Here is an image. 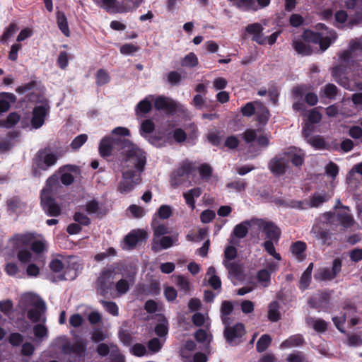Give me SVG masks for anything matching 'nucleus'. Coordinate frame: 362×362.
Listing matches in <instances>:
<instances>
[{"mask_svg": "<svg viewBox=\"0 0 362 362\" xmlns=\"http://www.w3.org/2000/svg\"><path fill=\"white\" fill-rule=\"evenodd\" d=\"M121 146L122 180L117 190L121 194L130 192L141 181V174L146 163V153L130 140H118Z\"/></svg>", "mask_w": 362, "mask_h": 362, "instance_id": "obj_1", "label": "nucleus"}, {"mask_svg": "<svg viewBox=\"0 0 362 362\" xmlns=\"http://www.w3.org/2000/svg\"><path fill=\"white\" fill-rule=\"evenodd\" d=\"M57 176L49 177L46 186L41 192V205L45 214L49 216H57L61 214L60 206L55 202L52 195L56 193L59 187Z\"/></svg>", "mask_w": 362, "mask_h": 362, "instance_id": "obj_2", "label": "nucleus"}, {"mask_svg": "<svg viewBox=\"0 0 362 362\" xmlns=\"http://www.w3.org/2000/svg\"><path fill=\"white\" fill-rule=\"evenodd\" d=\"M317 32L305 31L303 37L320 45L322 52L325 51L337 39V34L333 30L328 29L325 24L318 23L316 25Z\"/></svg>", "mask_w": 362, "mask_h": 362, "instance_id": "obj_3", "label": "nucleus"}, {"mask_svg": "<svg viewBox=\"0 0 362 362\" xmlns=\"http://www.w3.org/2000/svg\"><path fill=\"white\" fill-rule=\"evenodd\" d=\"M21 304L28 309V317L33 322L45 321L42 318L46 310L45 303L37 296L27 293L22 296Z\"/></svg>", "mask_w": 362, "mask_h": 362, "instance_id": "obj_4", "label": "nucleus"}, {"mask_svg": "<svg viewBox=\"0 0 362 362\" xmlns=\"http://www.w3.org/2000/svg\"><path fill=\"white\" fill-rule=\"evenodd\" d=\"M34 238L31 233L14 235L8 243L9 246L12 247L14 251H18L17 257L22 263H28L32 260V253L25 249Z\"/></svg>", "mask_w": 362, "mask_h": 362, "instance_id": "obj_5", "label": "nucleus"}, {"mask_svg": "<svg viewBox=\"0 0 362 362\" xmlns=\"http://www.w3.org/2000/svg\"><path fill=\"white\" fill-rule=\"evenodd\" d=\"M122 269V267L119 264L107 265L103 269L97 280V291L100 295L105 296L110 292L115 276Z\"/></svg>", "mask_w": 362, "mask_h": 362, "instance_id": "obj_6", "label": "nucleus"}, {"mask_svg": "<svg viewBox=\"0 0 362 362\" xmlns=\"http://www.w3.org/2000/svg\"><path fill=\"white\" fill-rule=\"evenodd\" d=\"M237 249L234 246H227L224 250L223 264L228 272L230 278L238 279L242 273V268L236 261Z\"/></svg>", "mask_w": 362, "mask_h": 362, "instance_id": "obj_7", "label": "nucleus"}, {"mask_svg": "<svg viewBox=\"0 0 362 362\" xmlns=\"http://www.w3.org/2000/svg\"><path fill=\"white\" fill-rule=\"evenodd\" d=\"M348 69L344 65H337L332 68V76L334 80L344 88L354 90L356 87L357 89L362 90V82H352L349 79L347 74Z\"/></svg>", "mask_w": 362, "mask_h": 362, "instance_id": "obj_8", "label": "nucleus"}, {"mask_svg": "<svg viewBox=\"0 0 362 362\" xmlns=\"http://www.w3.org/2000/svg\"><path fill=\"white\" fill-rule=\"evenodd\" d=\"M254 229L265 233L267 240L277 243L280 238V230L272 222L266 221L261 218H252Z\"/></svg>", "mask_w": 362, "mask_h": 362, "instance_id": "obj_9", "label": "nucleus"}, {"mask_svg": "<svg viewBox=\"0 0 362 362\" xmlns=\"http://www.w3.org/2000/svg\"><path fill=\"white\" fill-rule=\"evenodd\" d=\"M342 260L340 258H336L333 260L332 267H322L319 269L314 275L316 280L318 281H332L341 271Z\"/></svg>", "mask_w": 362, "mask_h": 362, "instance_id": "obj_10", "label": "nucleus"}, {"mask_svg": "<svg viewBox=\"0 0 362 362\" xmlns=\"http://www.w3.org/2000/svg\"><path fill=\"white\" fill-rule=\"evenodd\" d=\"M124 269L127 271L124 274L125 277L119 280L115 284V289L119 296L127 293L135 283L136 269L132 266H127Z\"/></svg>", "mask_w": 362, "mask_h": 362, "instance_id": "obj_11", "label": "nucleus"}, {"mask_svg": "<svg viewBox=\"0 0 362 362\" xmlns=\"http://www.w3.org/2000/svg\"><path fill=\"white\" fill-rule=\"evenodd\" d=\"M224 337L230 344L237 345L240 343V339L245 334V327L241 323H237L233 326L230 324L224 325Z\"/></svg>", "mask_w": 362, "mask_h": 362, "instance_id": "obj_12", "label": "nucleus"}, {"mask_svg": "<svg viewBox=\"0 0 362 362\" xmlns=\"http://www.w3.org/2000/svg\"><path fill=\"white\" fill-rule=\"evenodd\" d=\"M193 170L192 164L189 162H183L180 166L175 170L171 175V185L177 187L182 185L189 177V175Z\"/></svg>", "mask_w": 362, "mask_h": 362, "instance_id": "obj_13", "label": "nucleus"}, {"mask_svg": "<svg viewBox=\"0 0 362 362\" xmlns=\"http://www.w3.org/2000/svg\"><path fill=\"white\" fill-rule=\"evenodd\" d=\"M289 158L284 152L279 153L269 163V168L275 175L284 174L288 167Z\"/></svg>", "mask_w": 362, "mask_h": 362, "instance_id": "obj_14", "label": "nucleus"}, {"mask_svg": "<svg viewBox=\"0 0 362 362\" xmlns=\"http://www.w3.org/2000/svg\"><path fill=\"white\" fill-rule=\"evenodd\" d=\"M49 106L47 103L44 102L37 105L33 110L31 119L32 127L37 129L40 128L45 123V117L49 114Z\"/></svg>", "mask_w": 362, "mask_h": 362, "instance_id": "obj_15", "label": "nucleus"}, {"mask_svg": "<svg viewBox=\"0 0 362 362\" xmlns=\"http://www.w3.org/2000/svg\"><path fill=\"white\" fill-rule=\"evenodd\" d=\"M362 52V37L351 41L348 50L343 51L339 56L341 62L339 65H344L347 69V66L353 62L351 60L352 54Z\"/></svg>", "mask_w": 362, "mask_h": 362, "instance_id": "obj_16", "label": "nucleus"}, {"mask_svg": "<svg viewBox=\"0 0 362 362\" xmlns=\"http://www.w3.org/2000/svg\"><path fill=\"white\" fill-rule=\"evenodd\" d=\"M118 140H127L124 138L113 139L111 136H105L103 138L99 144V152L102 157H107L112 154L113 146H117L118 151L121 156L122 154L121 146L118 143Z\"/></svg>", "mask_w": 362, "mask_h": 362, "instance_id": "obj_17", "label": "nucleus"}, {"mask_svg": "<svg viewBox=\"0 0 362 362\" xmlns=\"http://www.w3.org/2000/svg\"><path fill=\"white\" fill-rule=\"evenodd\" d=\"M178 242V233H174L170 236L165 235L158 238H153L152 250L154 252H158L162 250L168 249Z\"/></svg>", "mask_w": 362, "mask_h": 362, "instance_id": "obj_18", "label": "nucleus"}, {"mask_svg": "<svg viewBox=\"0 0 362 362\" xmlns=\"http://www.w3.org/2000/svg\"><path fill=\"white\" fill-rule=\"evenodd\" d=\"M57 160V156L54 153H49L45 150L40 151L36 159L37 167L42 170H47L54 165Z\"/></svg>", "mask_w": 362, "mask_h": 362, "instance_id": "obj_19", "label": "nucleus"}, {"mask_svg": "<svg viewBox=\"0 0 362 362\" xmlns=\"http://www.w3.org/2000/svg\"><path fill=\"white\" fill-rule=\"evenodd\" d=\"M82 269V266L76 260H71L65 268L64 274L58 276L61 281H71L76 278L78 272Z\"/></svg>", "mask_w": 362, "mask_h": 362, "instance_id": "obj_20", "label": "nucleus"}, {"mask_svg": "<svg viewBox=\"0 0 362 362\" xmlns=\"http://www.w3.org/2000/svg\"><path fill=\"white\" fill-rule=\"evenodd\" d=\"M330 198L326 192H316L310 197L308 202H303V206L306 207L305 209L308 208H317L322 205L325 202H327Z\"/></svg>", "mask_w": 362, "mask_h": 362, "instance_id": "obj_21", "label": "nucleus"}, {"mask_svg": "<svg viewBox=\"0 0 362 362\" xmlns=\"http://www.w3.org/2000/svg\"><path fill=\"white\" fill-rule=\"evenodd\" d=\"M155 108L158 110H167L173 112L176 110L177 105L175 101L165 96H158L154 101Z\"/></svg>", "mask_w": 362, "mask_h": 362, "instance_id": "obj_22", "label": "nucleus"}, {"mask_svg": "<svg viewBox=\"0 0 362 362\" xmlns=\"http://www.w3.org/2000/svg\"><path fill=\"white\" fill-rule=\"evenodd\" d=\"M344 309L346 310V312L341 317H332V321L334 325L339 329V331L342 333L344 332L343 325L346 321V317L354 316V313H356V308L351 305H346Z\"/></svg>", "mask_w": 362, "mask_h": 362, "instance_id": "obj_23", "label": "nucleus"}, {"mask_svg": "<svg viewBox=\"0 0 362 362\" xmlns=\"http://www.w3.org/2000/svg\"><path fill=\"white\" fill-rule=\"evenodd\" d=\"M78 168L75 165H66L60 169L61 182L65 185H70L74 181V174H76Z\"/></svg>", "mask_w": 362, "mask_h": 362, "instance_id": "obj_24", "label": "nucleus"}, {"mask_svg": "<svg viewBox=\"0 0 362 362\" xmlns=\"http://www.w3.org/2000/svg\"><path fill=\"white\" fill-rule=\"evenodd\" d=\"M146 233L142 230L129 233L124 238V249H133L140 240L146 238Z\"/></svg>", "mask_w": 362, "mask_h": 362, "instance_id": "obj_25", "label": "nucleus"}, {"mask_svg": "<svg viewBox=\"0 0 362 362\" xmlns=\"http://www.w3.org/2000/svg\"><path fill=\"white\" fill-rule=\"evenodd\" d=\"M346 211H347L339 212L337 215L329 214V216L331 218L336 219L339 222L344 228H350L354 224L355 221L350 213V209H349V210Z\"/></svg>", "mask_w": 362, "mask_h": 362, "instance_id": "obj_26", "label": "nucleus"}, {"mask_svg": "<svg viewBox=\"0 0 362 362\" xmlns=\"http://www.w3.org/2000/svg\"><path fill=\"white\" fill-rule=\"evenodd\" d=\"M257 107H256L255 116L256 120L260 125H265L270 117V113L267 107L264 105V104L259 101V103H257Z\"/></svg>", "mask_w": 362, "mask_h": 362, "instance_id": "obj_27", "label": "nucleus"}, {"mask_svg": "<svg viewBox=\"0 0 362 362\" xmlns=\"http://www.w3.org/2000/svg\"><path fill=\"white\" fill-rule=\"evenodd\" d=\"M249 227L252 230H255L252 219L236 225L233 229V234L238 238H243L247 235Z\"/></svg>", "mask_w": 362, "mask_h": 362, "instance_id": "obj_28", "label": "nucleus"}, {"mask_svg": "<svg viewBox=\"0 0 362 362\" xmlns=\"http://www.w3.org/2000/svg\"><path fill=\"white\" fill-rule=\"evenodd\" d=\"M311 233L315 238L322 241V245H330L332 244V235L329 230L320 228H313Z\"/></svg>", "mask_w": 362, "mask_h": 362, "instance_id": "obj_29", "label": "nucleus"}, {"mask_svg": "<svg viewBox=\"0 0 362 362\" xmlns=\"http://www.w3.org/2000/svg\"><path fill=\"white\" fill-rule=\"evenodd\" d=\"M233 310V305L231 302L224 300L222 302L221 308V317L223 325L231 324L232 319L230 315Z\"/></svg>", "mask_w": 362, "mask_h": 362, "instance_id": "obj_30", "label": "nucleus"}, {"mask_svg": "<svg viewBox=\"0 0 362 362\" xmlns=\"http://www.w3.org/2000/svg\"><path fill=\"white\" fill-rule=\"evenodd\" d=\"M202 194V189L199 187H194L183 193V197L185 199L187 205H188L192 210L195 208V199L200 197Z\"/></svg>", "mask_w": 362, "mask_h": 362, "instance_id": "obj_31", "label": "nucleus"}, {"mask_svg": "<svg viewBox=\"0 0 362 362\" xmlns=\"http://www.w3.org/2000/svg\"><path fill=\"white\" fill-rule=\"evenodd\" d=\"M153 100V95H149L146 97L144 100H141L135 107L136 115L139 116L143 114H146L151 112L152 109L151 100Z\"/></svg>", "mask_w": 362, "mask_h": 362, "instance_id": "obj_32", "label": "nucleus"}, {"mask_svg": "<svg viewBox=\"0 0 362 362\" xmlns=\"http://www.w3.org/2000/svg\"><path fill=\"white\" fill-rule=\"evenodd\" d=\"M289 158V163L291 162L295 166H300L304 161V154L295 148H290L288 151H284Z\"/></svg>", "mask_w": 362, "mask_h": 362, "instance_id": "obj_33", "label": "nucleus"}, {"mask_svg": "<svg viewBox=\"0 0 362 362\" xmlns=\"http://www.w3.org/2000/svg\"><path fill=\"white\" fill-rule=\"evenodd\" d=\"M16 98L14 94L9 93H0V114L9 110L11 103H15Z\"/></svg>", "mask_w": 362, "mask_h": 362, "instance_id": "obj_34", "label": "nucleus"}, {"mask_svg": "<svg viewBox=\"0 0 362 362\" xmlns=\"http://www.w3.org/2000/svg\"><path fill=\"white\" fill-rule=\"evenodd\" d=\"M338 93L337 87L333 83H327L321 88L320 96L321 98L334 100Z\"/></svg>", "mask_w": 362, "mask_h": 362, "instance_id": "obj_35", "label": "nucleus"}, {"mask_svg": "<svg viewBox=\"0 0 362 362\" xmlns=\"http://www.w3.org/2000/svg\"><path fill=\"white\" fill-rule=\"evenodd\" d=\"M306 323L318 332H324L327 328V323L322 319H315L312 317H308L306 318Z\"/></svg>", "mask_w": 362, "mask_h": 362, "instance_id": "obj_36", "label": "nucleus"}, {"mask_svg": "<svg viewBox=\"0 0 362 362\" xmlns=\"http://www.w3.org/2000/svg\"><path fill=\"white\" fill-rule=\"evenodd\" d=\"M306 250V244L302 241H297L291 245V251L292 254L300 261L305 259V251Z\"/></svg>", "mask_w": 362, "mask_h": 362, "instance_id": "obj_37", "label": "nucleus"}, {"mask_svg": "<svg viewBox=\"0 0 362 362\" xmlns=\"http://www.w3.org/2000/svg\"><path fill=\"white\" fill-rule=\"evenodd\" d=\"M303 343V338L300 334L291 336L289 338L284 341L281 345V349H290L302 345Z\"/></svg>", "mask_w": 362, "mask_h": 362, "instance_id": "obj_38", "label": "nucleus"}, {"mask_svg": "<svg viewBox=\"0 0 362 362\" xmlns=\"http://www.w3.org/2000/svg\"><path fill=\"white\" fill-rule=\"evenodd\" d=\"M57 23L58 28L62 31V33L65 36L69 37L70 35V30L69 28L67 18L64 13L62 11H58L57 13Z\"/></svg>", "mask_w": 362, "mask_h": 362, "instance_id": "obj_39", "label": "nucleus"}, {"mask_svg": "<svg viewBox=\"0 0 362 362\" xmlns=\"http://www.w3.org/2000/svg\"><path fill=\"white\" fill-rule=\"evenodd\" d=\"M168 139V137L162 134H151L146 139L149 144L158 148L165 146Z\"/></svg>", "mask_w": 362, "mask_h": 362, "instance_id": "obj_40", "label": "nucleus"}, {"mask_svg": "<svg viewBox=\"0 0 362 362\" xmlns=\"http://www.w3.org/2000/svg\"><path fill=\"white\" fill-rule=\"evenodd\" d=\"M293 49L303 55H309L311 54V49L308 43L300 39H295L292 43Z\"/></svg>", "mask_w": 362, "mask_h": 362, "instance_id": "obj_41", "label": "nucleus"}, {"mask_svg": "<svg viewBox=\"0 0 362 362\" xmlns=\"http://www.w3.org/2000/svg\"><path fill=\"white\" fill-rule=\"evenodd\" d=\"M155 129V124L151 119L144 120L139 129V134L144 139H147Z\"/></svg>", "mask_w": 362, "mask_h": 362, "instance_id": "obj_42", "label": "nucleus"}, {"mask_svg": "<svg viewBox=\"0 0 362 362\" xmlns=\"http://www.w3.org/2000/svg\"><path fill=\"white\" fill-rule=\"evenodd\" d=\"M235 5L243 11H256L259 9L256 0H238Z\"/></svg>", "mask_w": 362, "mask_h": 362, "instance_id": "obj_43", "label": "nucleus"}, {"mask_svg": "<svg viewBox=\"0 0 362 362\" xmlns=\"http://www.w3.org/2000/svg\"><path fill=\"white\" fill-rule=\"evenodd\" d=\"M274 203L279 206L298 209H302V210H303L306 208L303 206L304 204L303 202L298 201V200L285 201L282 199H275Z\"/></svg>", "mask_w": 362, "mask_h": 362, "instance_id": "obj_44", "label": "nucleus"}, {"mask_svg": "<svg viewBox=\"0 0 362 362\" xmlns=\"http://www.w3.org/2000/svg\"><path fill=\"white\" fill-rule=\"evenodd\" d=\"M192 321L197 327L205 326L206 329H209L210 326L208 316L201 313H195L192 316Z\"/></svg>", "mask_w": 362, "mask_h": 362, "instance_id": "obj_45", "label": "nucleus"}, {"mask_svg": "<svg viewBox=\"0 0 362 362\" xmlns=\"http://www.w3.org/2000/svg\"><path fill=\"white\" fill-rule=\"evenodd\" d=\"M279 305L278 302L272 301L268 307V318L272 322H276L280 319Z\"/></svg>", "mask_w": 362, "mask_h": 362, "instance_id": "obj_46", "label": "nucleus"}, {"mask_svg": "<svg viewBox=\"0 0 362 362\" xmlns=\"http://www.w3.org/2000/svg\"><path fill=\"white\" fill-rule=\"evenodd\" d=\"M110 81V76L108 72L103 69H100L97 71L95 74V83L97 86H102Z\"/></svg>", "mask_w": 362, "mask_h": 362, "instance_id": "obj_47", "label": "nucleus"}, {"mask_svg": "<svg viewBox=\"0 0 362 362\" xmlns=\"http://www.w3.org/2000/svg\"><path fill=\"white\" fill-rule=\"evenodd\" d=\"M272 342L271 337L264 334L260 337L256 344V349L257 352L262 353L267 349Z\"/></svg>", "mask_w": 362, "mask_h": 362, "instance_id": "obj_48", "label": "nucleus"}, {"mask_svg": "<svg viewBox=\"0 0 362 362\" xmlns=\"http://www.w3.org/2000/svg\"><path fill=\"white\" fill-rule=\"evenodd\" d=\"M309 144L317 149H328V144L320 136H311L308 139Z\"/></svg>", "mask_w": 362, "mask_h": 362, "instance_id": "obj_49", "label": "nucleus"}, {"mask_svg": "<svg viewBox=\"0 0 362 362\" xmlns=\"http://www.w3.org/2000/svg\"><path fill=\"white\" fill-rule=\"evenodd\" d=\"M259 103V100L247 103L241 107L240 112L242 115L247 117H250L254 115L256 112V107H257V103Z\"/></svg>", "mask_w": 362, "mask_h": 362, "instance_id": "obj_50", "label": "nucleus"}, {"mask_svg": "<svg viewBox=\"0 0 362 362\" xmlns=\"http://www.w3.org/2000/svg\"><path fill=\"white\" fill-rule=\"evenodd\" d=\"M16 137H18V133L12 132L8 134L6 139L0 141V153L8 151L12 147L11 141Z\"/></svg>", "mask_w": 362, "mask_h": 362, "instance_id": "obj_51", "label": "nucleus"}, {"mask_svg": "<svg viewBox=\"0 0 362 362\" xmlns=\"http://www.w3.org/2000/svg\"><path fill=\"white\" fill-rule=\"evenodd\" d=\"M143 0H123L120 8L121 12H127L136 9Z\"/></svg>", "mask_w": 362, "mask_h": 362, "instance_id": "obj_52", "label": "nucleus"}, {"mask_svg": "<svg viewBox=\"0 0 362 362\" xmlns=\"http://www.w3.org/2000/svg\"><path fill=\"white\" fill-rule=\"evenodd\" d=\"M156 335L160 337V339H165L168 333V324L165 320H162L158 323L154 329Z\"/></svg>", "mask_w": 362, "mask_h": 362, "instance_id": "obj_53", "label": "nucleus"}, {"mask_svg": "<svg viewBox=\"0 0 362 362\" xmlns=\"http://www.w3.org/2000/svg\"><path fill=\"white\" fill-rule=\"evenodd\" d=\"M198 64V59L194 53L190 52L182 60L181 65L186 67H194Z\"/></svg>", "mask_w": 362, "mask_h": 362, "instance_id": "obj_54", "label": "nucleus"}, {"mask_svg": "<svg viewBox=\"0 0 362 362\" xmlns=\"http://www.w3.org/2000/svg\"><path fill=\"white\" fill-rule=\"evenodd\" d=\"M165 341V339H159L156 337L153 338L148 341V348L153 353L158 352L160 350V349L162 348Z\"/></svg>", "mask_w": 362, "mask_h": 362, "instance_id": "obj_55", "label": "nucleus"}, {"mask_svg": "<svg viewBox=\"0 0 362 362\" xmlns=\"http://www.w3.org/2000/svg\"><path fill=\"white\" fill-rule=\"evenodd\" d=\"M274 243L275 242L273 240H266L262 243V246L269 255H272L277 260H281V255L279 253L276 252Z\"/></svg>", "mask_w": 362, "mask_h": 362, "instance_id": "obj_56", "label": "nucleus"}, {"mask_svg": "<svg viewBox=\"0 0 362 362\" xmlns=\"http://www.w3.org/2000/svg\"><path fill=\"white\" fill-rule=\"evenodd\" d=\"M32 250L37 254L42 253L47 249V243L45 240H36L30 242Z\"/></svg>", "mask_w": 362, "mask_h": 362, "instance_id": "obj_57", "label": "nucleus"}, {"mask_svg": "<svg viewBox=\"0 0 362 362\" xmlns=\"http://www.w3.org/2000/svg\"><path fill=\"white\" fill-rule=\"evenodd\" d=\"M58 341L60 344V348L64 354H70L73 352V344H71L66 337H61L58 339Z\"/></svg>", "mask_w": 362, "mask_h": 362, "instance_id": "obj_58", "label": "nucleus"}, {"mask_svg": "<svg viewBox=\"0 0 362 362\" xmlns=\"http://www.w3.org/2000/svg\"><path fill=\"white\" fill-rule=\"evenodd\" d=\"M105 310L113 316H117L119 314V308L115 302L100 300Z\"/></svg>", "mask_w": 362, "mask_h": 362, "instance_id": "obj_59", "label": "nucleus"}, {"mask_svg": "<svg viewBox=\"0 0 362 362\" xmlns=\"http://www.w3.org/2000/svg\"><path fill=\"white\" fill-rule=\"evenodd\" d=\"M18 30V27L17 26L16 23H11L8 27L6 29L4 34L1 37V41L2 42H6L10 37H11Z\"/></svg>", "mask_w": 362, "mask_h": 362, "instance_id": "obj_60", "label": "nucleus"}, {"mask_svg": "<svg viewBox=\"0 0 362 362\" xmlns=\"http://www.w3.org/2000/svg\"><path fill=\"white\" fill-rule=\"evenodd\" d=\"M257 280L262 283L263 286L266 287L270 282L271 274L267 269H261L257 273Z\"/></svg>", "mask_w": 362, "mask_h": 362, "instance_id": "obj_61", "label": "nucleus"}, {"mask_svg": "<svg viewBox=\"0 0 362 362\" xmlns=\"http://www.w3.org/2000/svg\"><path fill=\"white\" fill-rule=\"evenodd\" d=\"M153 228L154 238H158L170 233L169 228L165 224H159Z\"/></svg>", "mask_w": 362, "mask_h": 362, "instance_id": "obj_62", "label": "nucleus"}, {"mask_svg": "<svg viewBox=\"0 0 362 362\" xmlns=\"http://www.w3.org/2000/svg\"><path fill=\"white\" fill-rule=\"evenodd\" d=\"M86 350V343L82 339L77 341L76 343L73 344L72 354H75L81 356L85 354Z\"/></svg>", "mask_w": 362, "mask_h": 362, "instance_id": "obj_63", "label": "nucleus"}, {"mask_svg": "<svg viewBox=\"0 0 362 362\" xmlns=\"http://www.w3.org/2000/svg\"><path fill=\"white\" fill-rule=\"evenodd\" d=\"M88 139V136L85 134H80L75 137V139L71 141L70 146L72 149L77 150L81 146L86 143Z\"/></svg>", "mask_w": 362, "mask_h": 362, "instance_id": "obj_64", "label": "nucleus"}]
</instances>
